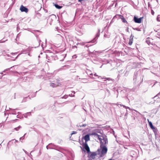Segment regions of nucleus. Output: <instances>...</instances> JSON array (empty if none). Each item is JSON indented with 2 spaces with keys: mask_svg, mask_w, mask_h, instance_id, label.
Listing matches in <instances>:
<instances>
[{
  "mask_svg": "<svg viewBox=\"0 0 160 160\" xmlns=\"http://www.w3.org/2000/svg\"><path fill=\"white\" fill-rule=\"evenodd\" d=\"M157 19L158 21H160V15H158Z\"/></svg>",
  "mask_w": 160,
  "mask_h": 160,
  "instance_id": "21",
  "label": "nucleus"
},
{
  "mask_svg": "<svg viewBox=\"0 0 160 160\" xmlns=\"http://www.w3.org/2000/svg\"><path fill=\"white\" fill-rule=\"evenodd\" d=\"M148 120L149 123V125L150 128L153 130L154 129L156 130L155 128L153 126L152 122H149L148 119Z\"/></svg>",
  "mask_w": 160,
  "mask_h": 160,
  "instance_id": "11",
  "label": "nucleus"
},
{
  "mask_svg": "<svg viewBox=\"0 0 160 160\" xmlns=\"http://www.w3.org/2000/svg\"><path fill=\"white\" fill-rule=\"evenodd\" d=\"M22 128L21 126H19L18 127L16 128H14V129L16 131H18L20 129Z\"/></svg>",
  "mask_w": 160,
  "mask_h": 160,
  "instance_id": "19",
  "label": "nucleus"
},
{
  "mask_svg": "<svg viewBox=\"0 0 160 160\" xmlns=\"http://www.w3.org/2000/svg\"><path fill=\"white\" fill-rule=\"evenodd\" d=\"M100 142L101 151V149H99L97 151L98 152V154H100V155H102L106 154L107 152L108 149L106 145L108 143H105V142H103V141Z\"/></svg>",
  "mask_w": 160,
  "mask_h": 160,
  "instance_id": "1",
  "label": "nucleus"
},
{
  "mask_svg": "<svg viewBox=\"0 0 160 160\" xmlns=\"http://www.w3.org/2000/svg\"><path fill=\"white\" fill-rule=\"evenodd\" d=\"M26 134V133H25L22 137H21L20 138V140H21V142H22V141L21 140H23L25 139V135Z\"/></svg>",
  "mask_w": 160,
  "mask_h": 160,
  "instance_id": "18",
  "label": "nucleus"
},
{
  "mask_svg": "<svg viewBox=\"0 0 160 160\" xmlns=\"http://www.w3.org/2000/svg\"><path fill=\"white\" fill-rule=\"evenodd\" d=\"M94 76H97L98 77V78H99V77H101L100 76H98V75H97L96 73H95L94 74Z\"/></svg>",
  "mask_w": 160,
  "mask_h": 160,
  "instance_id": "36",
  "label": "nucleus"
},
{
  "mask_svg": "<svg viewBox=\"0 0 160 160\" xmlns=\"http://www.w3.org/2000/svg\"><path fill=\"white\" fill-rule=\"evenodd\" d=\"M94 51H93V52H91V51H89V52L90 53H94Z\"/></svg>",
  "mask_w": 160,
  "mask_h": 160,
  "instance_id": "44",
  "label": "nucleus"
},
{
  "mask_svg": "<svg viewBox=\"0 0 160 160\" xmlns=\"http://www.w3.org/2000/svg\"><path fill=\"white\" fill-rule=\"evenodd\" d=\"M72 92L74 94H75V92L74 91H72Z\"/></svg>",
  "mask_w": 160,
  "mask_h": 160,
  "instance_id": "55",
  "label": "nucleus"
},
{
  "mask_svg": "<svg viewBox=\"0 0 160 160\" xmlns=\"http://www.w3.org/2000/svg\"><path fill=\"white\" fill-rule=\"evenodd\" d=\"M124 95L123 96V97H124Z\"/></svg>",
  "mask_w": 160,
  "mask_h": 160,
  "instance_id": "64",
  "label": "nucleus"
},
{
  "mask_svg": "<svg viewBox=\"0 0 160 160\" xmlns=\"http://www.w3.org/2000/svg\"><path fill=\"white\" fill-rule=\"evenodd\" d=\"M133 29L134 30H137V31H141L140 29L139 28H133Z\"/></svg>",
  "mask_w": 160,
  "mask_h": 160,
  "instance_id": "24",
  "label": "nucleus"
},
{
  "mask_svg": "<svg viewBox=\"0 0 160 160\" xmlns=\"http://www.w3.org/2000/svg\"><path fill=\"white\" fill-rule=\"evenodd\" d=\"M84 138L85 141V142L90 140V136L89 134L85 135L84 137Z\"/></svg>",
  "mask_w": 160,
  "mask_h": 160,
  "instance_id": "8",
  "label": "nucleus"
},
{
  "mask_svg": "<svg viewBox=\"0 0 160 160\" xmlns=\"http://www.w3.org/2000/svg\"><path fill=\"white\" fill-rule=\"evenodd\" d=\"M104 37L107 38H109L110 37V36H108L106 34H104Z\"/></svg>",
  "mask_w": 160,
  "mask_h": 160,
  "instance_id": "26",
  "label": "nucleus"
},
{
  "mask_svg": "<svg viewBox=\"0 0 160 160\" xmlns=\"http://www.w3.org/2000/svg\"><path fill=\"white\" fill-rule=\"evenodd\" d=\"M14 140H15V143H16V142H18V141L17 140H15V139H14L12 140V141H14Z\"/></svg>",
  "mask_w": 160,
  "mask_h": 160,
  "instance_id": "40",
  "label": "nucleus"
},
{
  "mask_svg": "<svg viewBox=\"0 0 160 160\" xmlns=\"http://www.w3.org/2000/svg\"><path fill=\"white\" fill-rule=\"evenodd\" d=\"M40 57V56H38V57Z\"/></svg>",
  "mask_w": 160,
  "mask_h": 160,
  "instance_id": "63",
  "label": "nucleus"
},
{
  "mask_svg": "<svg viewBox=\"0 0 160 160\" xmlns=\"http://www.w3.org/2000/svg\"><path fill=\"white\" fill-rule=\"evenodd\" d=\"M20 10L22 12H25L26 13H27L28 11V9L24 6L23 5L21 6Z\"/></svg>",
  "mask_w": 160,
  "mask_h": 160,
  "instance_id": "5",
  "label": "nucleus"
},
{
  "mask_svg": "<svg viewBox=\"0 0 160 160\" xmlns=\"http://www.w3.org/2000/svg\"><path fill=\"white\" fill-rule=\"evenodd\" d=\"M86 126V124H83L80 126V127H85Z\"/></svg>",
  "mask_w": 160,
  "mask_h": 160,
  "instance_id": "35",
  "label": "nucleus"
},
{
  "mask_svg": "<svg viewBox=\"0 0 160 160\" xmlns=\"http://www.w3.org/2000/svg\"><path fill=\"white\" fill-rule=\"evenodd\" d=\"M46 148H47V149H48L49 148V149H51V148H48V146H46Z\"/></svg>",
  "mask_w": 160,
  "mask_h": 160,
  "instance_id": "48",
  "label": "nucleus"
},
{
  "mask_svg": "<svg viewBox=\"0 0 160 160\" xmlns=\"http://www.w3.org/2000/svg\"><path fill=\"white\" fill-rule=\"evenodd\" d=\"M54 6L57 9H60L62 7V6H60L57 4H54Z\"/></svg>",
  "mask_w": 160,
  "mask_h": 160,
  "instance_id": "16",
  "label": "nucleus"
},
{
  "mask_svg": "<svg viewBox=\"0 0 160 160\" xmlns=\"http://www.w3.org/2000/svg\"><path fill=\"white\" fill-rule=\"evenodd\" d=\"M112 160V159H109V160Z\"/></svg>",
  "mask_w": 160,
  "mask_h": 160,
  "instance_id": "62",
  "label": "nucleus"
},
{
  "mask_svg": "<svg viewBox=\"0 0 160 160\" xmlns=\"http://www.w3.org/2000/svg\"><path fill=\"white\" fill-rule=\"evenodd\" d=\"M10 142L9 141L8 143V144H9V143H10Z\"/></svg>",
  "mask_w": 160,
  "mask_h": 160,
  "instance_id": "60",
  "label": "nucleus"
},
{
  "mask_svg": "<svg viewBox=\"0 0 160 160\" xmlns=\"http://www.w3.org/2000/svg\"><path fill=\"white\" fill-rule=\"evenodd\" d=\"M11 68H12V67H11ZM10 68L6 69H5V70H4V71H3V72H6L7 71L9 70H10Z\"/></svg>",
  "mask_w": 160,
  "mask_h": 160,
  "instance_id": "28",
  "label": "nucleus"
},
{
  "mask_svg": "<svg viewBox=\"0 0 160 160\" xmlns=\"http://www.w3.org/2000/svg\"><path fill=\"white\" fill-rule=\"evenodd\" d=\"M85 47H88V46L87 45H86Z\"/></svg>",
  "mask_w": 160,
  "mask_h": 160,
  "instance_id": "56",
  "label": "nucleus"
},
{
  "mask_svg": "<svg viewBox=\"0 0 160 160\" xmlns=\"http://www.w3.org/2000/svg\"><path fill=\"white\" fill-rule=\"evenodd\" d=\"M151 13L152 15H153L154 14V12L152 10H151Z\"/></svg>",
  "mask_w": 160,
  "mask_h": 160,
  "instance_id": "38",
  "label": "nucleus"
},
{
  "mask_svg": "<svg viewBox=\"0 0 160 160\" xmlns=\"http://www.w3.org/2000/svg\"><path fill=\"white\" fill-rule=\"evenodd\" d=\"M31 115V112H27L26 113L24 114H23V115L24 117L26 118H27L28 117V116H30Z\"/></svg>",
  "mask_w": 160,
  "mask_h": 160,
  "instance_id": "13",
  "label": "nucleus"
},
{
  "mask_svg": "<svg viewBox=\"0 0 160 160\" xmlns=\"http://www.w3.org/2000/svg\"><path fill=\"white\" fill-rule=\"evenodd\" d=\"M92 135L94 136H96L98 138L100 142L103 141V142H105V143H108V139L105 135L100 136L96 132L92 133Z\"/></svg>",
  "mask_w": 160,
  "mask_h": 160,
  "instance_id": "2",
  "label": "nucleus"
},
{
  "mask_svg": "<svg viewBox=\"0 0 160 160\" xmlns=\"http://www.w3.org/2000/svg\"><path fill=\"white\" fill-rule=\"evenodd\" d=\"M77 46H72V48H77Z\"/></svg>",
  "mask_w": 160,
  "mask_h": 160,
  "instance_id": "47",
  "label": "nucleus"
},
{
  "mask_svg": "<svg viewBox=\"0 0 160 160\" xmlns=\"http://www.w3.org/2000/svg\"><path fill=\"white\" fill-rule=\"evenodd\" d=\"M119 105L121 106H122L124 108L126 109H127V108L130 109L128 107H127V106H125L124 105H121V104H120Z\"/></svg>",
  "mask_w": 160,
  "mask_h": 160,
  "instance_id": "20",
  "label": "nucleus"
},
{
  "mask_svg": "<svg viewBox=\"0 0 160 160\" xmlns=\"http://www.w3.org/2000/svg\"><path fill=\"white\" fill-rule=\"evenodd\" d=\"M90 153H91V154H88V157H90L92 158L93 159H95V158L96 156H97V154L96 152H91Z\"/></svg>",
  "mask_w": 160,
  "mask_h": 160,
  "instance_id": "6",
  "label": "nucleus"
},
{
  "mask_svg": "<svg viewBox=\"0 0 160 160\" xmlns=\"http://www.w3.org/2000/svg\"><path fill=\"white\" fill-rule=\"evenodd\" d=\"M7 40H6L5 41H3L2 40H0V43H3V42H5L6 41H7Z\"/></svg>",
  "mask_w": 160,
  "mask_h": 160,
  "instance_id": "30",
  "label": "nucleus"
},
{
  "mask_svg": "<svg viewBox=\"0 0 160 160\" xmlns=\"http://www.w3.org/2000/svg\"><path fill=\"white\" fill-rule=\"evenodd\" d=\"M50 85L51 87H52V88H54L55 87H56L57 86H58V85L56 84L53 83H50Z\"/></svg>",
  "mask_w": 160,
  "mask_h": 160,
  "instance_id": "14",
  "label": "nucleus"
},
{
  "mask_svg": "<svg viewBox=\"0 0 160 160\" xmlns=\"http://www.w3.org/2000/svg\"><path fill=\"white\" fill-rule=\"evenodd\" d=\"M101 78L102 79H104L105 80H104V81H106V80H108V81H112V82H113L114 81V80L113 79L110 78Z\"/></svg>",
  "mask_w": 160,
  "mask_h": 160,
  "instance_id": "12",
  "label": "nucleus"
},
{
  "mask_svg": "<svg viewBox=\"0 0 160 160\" xmlns=\"http://www.w3.org/2000/svg\"><path fill=\"white\" fill-rule=\"evenodd\" d=\"M142 18H138L136 17H134V20L135 22L139 23L141 22L142 19Z\"/></svg>",
  "mask_w": 160,
  "mask_h": 160,
  "instance_id": "7",
  "label": "nucleus"
},
{
  "mask_svg": "<svg viewBox=\"0 0 160 160\" xmlns=\"http://www.w3.org/2000/svg\"><path fill=\"white\" fill-rule=\"evenodd\" d=\"M126 31L127 32H129V28H128L127 29H126Z\"/></svg>",
  "mask_w": 160,
  "mask_h": 160,
  "instance_id": "45",
  "label": "nucleus"
},
{
  "mask_svg": "<svg viewBox=\"0 0 160 160\" xmlns=\"http://www.w3.org/2000/svg\"><path fill=\"white\" fill-rule=\"evenodd\" d=\"M119 16L120 18L122 19V20L123 22L124 23H127V21L125 20V18L123 16L120 15H119Z\"/></svg>",
  "mask_w": 160,
  "mask_h": 160,
  "instance_id": "10",
  "label": "nucleus"
},
{
  "mask_svg": "<svg viewBox=\"0 0 160 160\" xmlns=\"http://www.w3.org/2000/svg\"><path fill=\"white\" fill-rule=\"evenodd\" d=\"M133 37H132V38H130V39H129V43H128V44L130 45H131L132 44V43L133 42Z\"/></svg>",
  "mask_w": 160,
  "mask_h": 160,
  "instance_id": "15",
  "label": "nucleus"
},
{
  "mask_svg": "<svg viewBox=\"0 0 160 160\" xmlns=\"http://www.w3.org/2000/svg\"><path fill=\"white\" fill-rule=\"evenodd\" d=\"M77 57V56L76 55H74L72 56V58H76Z\"/></svg>",
  "mask_w": 160,
  "mask_h": 160,
  "instance_id": "31",
  "label": "nucleus"
},
{
  "mask_svg": "<svg viewBox=\"0 0 160 160\" xmlns=\"http://www.w3.org/2000/svg\"><path fill=\"white\" fill-rule=\"evenodd\" d=\"M19 55H20V54L18 55L15 58V59L14 60H15V59L17 58L18 57Z\"/></svg>",
  "mask_w": 160,
  "mask_h": 160,
  "instance_id": "49",
  "label": "nucleus"
},
{
  "mask_svg": "<svg viewBox=\"0 0 160 160\" xmlns=\"http://www.w3.org/2000/svg\"><path fill=\"white\" fill-rule=\"evenodd\" d=\"M17 109H12L11 111V113L12 114H16V112L15 111V110H17Z\"/></svg>",
  "mask_w": 160,
  "mask_h": 160,
  "instance_id": "17",
  "label": "nucleus"
},
{
  "mask_svg": "<svg viewBox=\"0 0 160 160\" xmlns=\"http://www.w3.org/2000/svg\"><path fill=\"white\" fill-rule=\"evenodd\" d=\"M125 91H126V90L124 89L123 90H122L121 91H120V92L122 93H124L125 92Z\"/></svg>",
  "mask_w": 160,
  "mask_h": 160,
  "instance_id": "32",
  "label": "nucleus"
},
{
  "mask_svg": "<svg viewBox=\"0 0 160 160\" xmlns=\"http://www.w3.org/2000/svg\"><path fill=\"white\" fill-rule=\"evenodd\" d=\"M92 75H93V74L92 73L90 74V75L91 76H92Z\"/></svg>",
  "mask_w": 160,
  "mask_h": 160,
  "instance_id": "54",
  "label": "nucleus"
},
{
  "mask_svg": "<svg viewBox=\"0 0 160 160\" xmlns=\"http://www.w3.org/2000/svg\"><path fill=\"white\" fill-rule=\"evenodd\" d=\"M84 0H78V1L82 3V1H83Z\"/></svg>",
  "mask_w": 160,
  "mask_h": 160,
  "instance_id": "42",
  "label": "nucleus"
},
{
  "mask_svg": "<svg viewBox=\"0 0 160 160\" xmlns=\"http://www.w3.org/2000/svg\"><path fill=\"white\" fill-rule=\"evenodd\" d=\"M23 150V151H24V152H25L26 154H28V152H27L26 151H25V150Z\"/></svg>",
  "mask_w": 160,
  "mask_h": 160,
  "instance_id": "43",
  "label": "nucleus"
},
{
  "mask_svg": "<svg viewBox=\"0 0 160 160\" xmlns=\"http://www.w3.org/2000/svg\"><path fill=\"white\" fill-rule=\"evenodd\" d=\"M76 133H77V132H76L73 131L72 132L71 134L72 135V134H76Z\"/></svg>",
  "mask_w": 160,
  "mask_h": 160,
  "instance_id": "33",
  "label": "nucleus"
},
{
  "mask_svg": "<svg viewBox=\"0 0 160 160\" xmlns=\"http://www.w3.org/2000/svg\"><path fill=\"white\" fill-rule=\"evenodd\" d=\"M18 114H19V113H20V114H21V113H20V112H18Z\"/></svg>",
  "mask_w": 160,
  "mask_h": 160,
  "instance_id": "61",
  "label": "nucleus"
},
{
  "mask_svg": "<svg viewBox=\"0 0 160 160\" xmlns=\"http://www.w3.org/2000/svg\"><path fill=\"white\" fill-rule=\"evenodd\" d=\"M100 31V29H98V32L96 34V37L94 38L93 40L92 41V42H94V40H97V38L99 36Z\"/></svg>",
  "mask_w": 160,
  "mask_h": 160,
  "instance_id": "9",
  "label": "nucleus"
},
{
  "mask_svg": "<svg viewBox=\"0 0 160 160\" xmlns=\"http://www.w3.org/2000/svg\"><path fill=\"white\" fill-rule=\"evenodd\" d=\"M68 102V101H66L65 102H64L62 103V104L63 105H65V104H67Z\"/></svg>",
  "mask_w": 160,
  "mask_h": 160,
  "instance_id": "25",
  "label": "nucleus"
},
{
  "mask_svg": "<svg viewBox=\"0 0 160 160\" xmlns=\"http://www.w3.org/2000/svg\"><path fill=\"white\" fill-rule=\"evenodd\" d=\"M69 96L70 97H74V94H69Z\"/></svg>",
  "mask_w": 160,
  "mask_h": 160,
  "instance_id": "39",
  "label": "nucleus"
},
{
  "mask_svg": "<svg viewBox=\"0 0 160 160\" xmlns=\"http://www.w3.org/2000/svg\"><path fill=\"white\" fill-rule=\"evenodd\" d=\"M88 160H93V159L92 158H90V157H88Z\"/></svg>",
  "mask_w": 160,
  "mask_h": 160,
  "instance_id": "41",
  "label": "nucleus"
},
{
  "mask_svg": "<svg viewBox=\"0 0 160 160\" xmlns=\"http://www.w3.org/2000/svg\"><path fill=\"white\" fill-rule=\"evenodd\" d=\"M132 37H133V36H132V34L130 36V38H132Z\"/></svg>",
  "mask_w": 160,
  "mask_h": 160,
  "instance_id": "50",
  "label": "nucleus"
},
{
  "mask_svg": "<svg viewBox=\"0 0 160 160\" xmlns=\"http://www.w3.org/2000/svg\"><path fill=\"white\" fill-rule=\"evenodd\" d=\"M68 97L67 96H63V97H62V98H67Z\"/></svg>",
  "mask_w": 160,
  "mask_h": 160,
  "instance_id": "37",
  "label": "nucleus"
},
{
  "mask_svg": "<svg viewBox=\"0 0 160 160\" xmlns=\"http://www.w3.org/2000/svg\"><path fill=\"white\" fill-rule=\"evenodd\" d=\"M135 111H136L137 112H138V114H140V113H139V112H138V111H136V110H135Z\"/></svg>",
  "mask_w": 160,
  "mask_h": 160,
  "instance_id": "52",
  "label": "nucleus"
},
{
  "mask_svg": "<svg viewBox=\"0 0 160 160\" xmlns=\"http://www.w3.org/2000/svg\"><path fill=\"white\" fill-rule=\"evenodd\" d=\"M146 42L148 44H150V42L149 41V40H147L146 41Z\"/></svg>",
  "mask_w": 160,
  "mask_h": 160,
  "instance_id": "29",
  "label": "nucleus"
},
{
  "mask_svg": "<svg viewBox=\"0 0 160 160\" xmlns=\"http://www.w3.org/2000/svg\"><path fill=\"white\" fill-rule=\"evenodd\" d=\"M117 91L118 92V89Z\"/></svg>",
  "mask_w": 160,
  "mask_h": 160,
  "instance_id": "57",
  "label": "nucleus"
},
{
  "mask_svg": "<svg viewBox=\"0 0 160 160\" xmlns=\"http://www.w3.org/2000/svg\"><path fill=\"white\" fill-rule=\"evenodd\" d=\"M160 94V92L159 93H158L157 95H156L154 97L152 98H154L155 97H157Z\"/></svg>",
  "mask_w": 160,
  "mask_h": 160,
  "instance_id": "34",
  "label": "nucleus"
},
{
  "mask_svg": "<svg viewBox=\"0 0 160 160\" xmlns=\"http://www.w3.org/2000/svg\"><path fill=\"white\" fill-rule=\"evenodd\" d=\"M17 118H20L19 116V115H18L17 116Z\"/></svg>",
  "mask_w": 160,
  "mask_h": 160,
  "instance_id": "51",
  "label": "nucleus"
},
{
  "mask_svg": "<svg viewBox=\"0 0 160 160\" xmlns=\"http://www.w3.org/2000/svg\"><path fill=\"white\" fill-rule=\"evenodd\" d=\"M52 144V143H50V144H48V145H51V144Z\"/></svg>",
  "mask_w": 160,
  "mask_h": 160,
  "instance_id": "58",
  "label": "nucleus"
},
{
  "mask_svg": "<svg viewBox=\"0 0 160 160\" xmlns=\"http://www.w3.org/2000/svg\"><path fill=\"white\" fill-rule=\"evenodd\" d=\"M134 84L136 86L138 87L143 81V78L141 80V78H137L136 75L133 78Z\"/></svg>",
  "mask_w": 160,
  "mask_h": 160,
  "instance_id": "3",
  "label": "nucleus"
},
{
  "mask_svg": "<svg viewBox=\"0 0 160 160\" xmlns=\"http://www.w3.org/2000/svg\"><path fill=\"white\" fill-rule=\"evenodd\" d=\"M41 46L42 47H43V44H42L41 45Z\"/></svg>",
  "mask_w": 160,
  "mask_h": 160,
  "instance_id": "59",
  "label": "nucleus"
},
{
  "mask_svg": "<svg viewBox=\"0 0 160 160\" xmlns=\"http://www.w3.org/2000/svg\"><path fill=\"white\" fill-rule=\"evenodd\" d=\"M83 80H84V81L82 82H87V79H84Z\"/></svg>",
  "mask_w": 160,
  "mask_h": 160,
  "instance_id": "27",
  "label": "nucleus"
},
{
  "mask_svg": "<svg viewBox=\"0 0 160 160\" xmlns=\"http://www.w3.org/2000/svg\"><path fill=\"white\" fill-rule=\"evenodd\" d=\"M17 52H15V53H11V54H12V55H13V54H17Z\"/></svg>",
  "mask_w": 160,
  "mask_h": 160,
  "instance_id": "46",
  "label": "nucleus"
},
{
  "mask_svg": "<svg viewBox=\"0 0 160 160\" xmlns=\"http://www.w3.org/2000/svg\"><path fill=\"white\" fill-rule=\"evenodd\" d=\"M80 45L82 46L85 45V43L83 42L82 43H78L77 44V45Z\"/></svg>",
  "mask_w": 160,
  "mask_h": 160,
  "instance_id": "22",
  "label": "nucleus"
},
{
  "mask_svg": "<svg viewBox=\"0 0 160 160\" xmlns=\"http://www.w3.org/2000/svg\"><path fill=\"white\" fill-rule=\"evenodd\" d=\"M41 42V41L40 40H39L38 42V44L37 46H35V47H38V46H39L40 45V42Z\"/></svg>",
  "mask_w": 160,
  "mask_h": 160,
  "instance_id": "23",
  "label": "nucleus"
},
{
  "mask_svg": "<svg viewBox=\"0 0 160 160\" xmlns=\"http://www.w3.org/2000/svg\"><path fill=\"white\" fill-rule=\"evenodd\" d=\"M46 58H47L48 60H50L49 59H48V56H47V55H46Z\"/></svg>",
  "mask_w": 160,
  "mask_h": 160,
  "instance_id": "53",
  "label": "nucleus"
},
{
  "mask_svg": "<svg viewBox=\"0 0 160 160\" xmlns=\"http://www.w3.org/2000/svg\"><path fill=\"white\" fill-rule=\"evenodd\" d=\"M83 144V146L84 148L86 150L87 153L89 154L90 152H91L90 151L89 148L88 147V144L87 143V142H85Z\"/></svg>",
  "mask_w": 160,
  "mask_h": 160,
  "instance_id": "4",
  "label": "nucleus"
}]
</instances>
